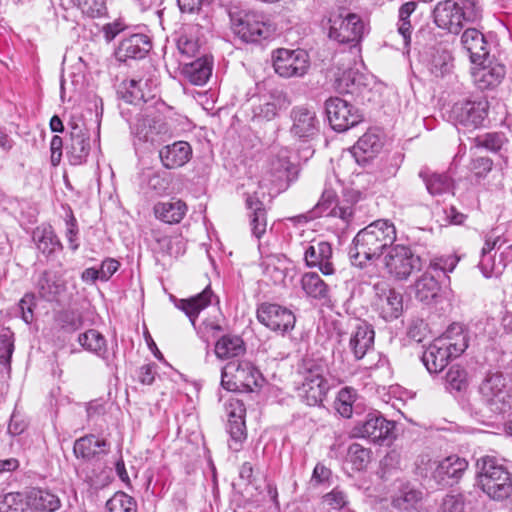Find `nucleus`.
<instances>
[{
    "instance_id": "nucleus-1",
    "label": "nucleus",
    "mask_w": 512,
    "mask_h": 512,
    "mask_svg": "<svg viewBox=\"0 0 512 512\" xmlns=\"http://www.w3.org/2000/svg\"><path fill=\"white\" fill-rule=\"evenodd\" d=\"M396 241L395 225L378 219L360 230L353 239L349 256L354 266L363 267L367 261L378 259Z\"/></svg>"
},
{
    "instance_id": "nucleus-2",
    "label": "nucleus",
    "mask_w": 512,
    "mask_h": 512,
    "mask_svg": "<svg viewBox=\"0 0 512 512\" xmlns=\"http://www.w3.org/2000/svg\"><path fill=\"white\" fill-rule=\"evenodd\" d=\"M467 347V335L460 326H453L425 349L421 359L429 373L437 374L452 358L460 356Z\"/></svg>"
},
{
    "instance_id": "nucleus-3",
    "label": "nucleus",
    "mask_w": 512,
    "mask_h": 512,
    "mask_svg": "<svg viewBox=\"0 0 512 512\" xmlns=\"http://www.w3.org/2000/svg\"><path fill=\"white\" fill-rule=\"evenodd\" d=\"M327 365L322 359H305L299 368L301 383L298 396L308 406L322 404L330 389Z\"/></svg>"
},
{
    "instance_id": "nucleus-4",
    "label": "nucleus",
    "mask_w": 512,
    "mask_h": 512,
    "mask_svg": "<svg viewBox=\"0 0 512 512\" xmlns=\"http://www.w3.org/2000/svg\"><path fill=\"white\" fill-rule=\"evenodd\" d=\"M165 103L153 101V105L141 108L137 122L133 128L135 136L143 142L157 144L171 136L170 127L163 113Z\"/></svg>"
},
{
    "instance_id": "nucleus-5",
    "label": "nucleus",
    "mask_w": 512,
    "mask_h": 512,
    "mask_svg": "<svg viewBox=\"0 0 512 512\" xmlns=\"http://www.w3.org/2000/svg\"><path fill=\"white\" fill-rule=\"evenodd\" d=\"M479 394L483 403L495 414H502L512 407V386L509 378L500 371H489L482 379Z\"/></svg>"
},
{
    "instance_id": "nucleus-6",
    "label": "nucleus",
    "mask_w": 512,
    "mask_h": 512,
    "mask_svg": "<svg viewBox=\"0 0 512 512\" xmlns=\"http://www.w3.org/2000/svg\"><path fill=\"white\" fill-rule=\"evenodd\" d=\"M233 33L243 42L257 43L270 37L272 30L262 13L233 7L229 10Z\"/></svg>"
},
{
    "instance_id": "nucleus-7",
    "label": "nucleus",
    "mask_w": 512,
    "mask_h": 512,
    "mask_svg": "<svg viewBox=\"0 0 512 512\" xmlns=\"http://www.w3.org/2000/svg\"><path fill=\"white\" fill-rule=\"evenodd\" d=\"M73 453L77 459H81L91 470L90 480L101 478L105 475L108 466L110 443L94 434L85 435L74 442Z\"/></svg>"
},
{
    "instance_id": "nucleus-8",
    "label": "nucleus",
    "mask_w": 512,
    "mask_h": 512,
    "mask_svg": "<svg viewBox=\"0 0 512 512\" xmlns=\"http://www.w3.org/2000/svg\"><path fill=\"white\" fill-rule=\"evenodd\" d=\"M264 383V377L249 361H232L222 368L221 385L228 391L253 392Z\"/></svg>"
},
{
    "instance_id": "nucleus-9",
    "label": "nucleus",
    "mask_w": 512,
    "mask_h": 512,
    "mask_svg": "<svg viewBox=\"0 0 512 512\" xmlns=\"http://www.w3.org/2000/svg\"><path fill=\"white\" fill-rule=\"evenodd\" d=\"M384 267L395 280H407L414 271L422 269V259L411 247L396 244L391 246L384 257Z\"/></svg>"
},
{
    "instance_id": "nucleus-10",
    "label": "nucleus",
    "mask_w": 512,
    "mask_h": 512,
    "mask_svg": "<svg viewBox=\"0 0 512 512\" xmlns=\"http://www.w3.org/2000/svg\"><path fill=\"white\" fill-rule=\"evenodd\" d=\"M330 27L328 36L339 44H347L351 50L359 52V43L364 35V23L354 13L334 15L329 19Z\"/></svg>"
},
{
    "instance_id": "nucleus-11",
    "label": "nucleus",
    "mask_w": 512,
    "mask_h": 512,
    "mask_svg": "<svg viewBox=\"0 0 512 512\" xmlns=\"http://www.w3.org/2000/svg\"><path fill=\"white\" fill-rule=\"evenodd\" d=\"M158 81L152 76L132 78L123 81L117 90L119 98L133 105H153V101H161L157 96Z\"/></svg>"
},
{
    "instance_id": "nucleus-12",
    "label": "nucleus",
    "mask_w": 512,
    "mask_h": 512,
    "mask_svg": "<svg viewBox=\"0 0 512 512\" xmlns=\"http://www.w3.org/2000/svg\"><path fill=\"white\" fill-rule=\"evenodd\" d=\"M273 68L282 78L302 77L310 66L309 55L305 50L279 48L272 53Z\"/></svg>"
},
{
    "instance_id": "nucleus-13",
    "label": "nucleus",
    "mask_w": 512,
    "mask_h": 512,
    "mask_svg": "<svg viewBox=\"0 0 512 512\" xmlns=\"http://www.w3.org/2000/svg\"><path fill=\"white\" fill-rule=\"evenodd\" d=\"M325 111L330 126L337 132L347 131L363 120L359 109L339 97H330L325 102Z\"/></svg>"
},
{
    "instance_id": "nucleus-14",
    "label": "nucleus",
    "mask_w": 512,
    "mask_h": 512,
    "mask_svg": "<svg viewBox=\"0 0 512 512\" xmlns=\"http://www.w3.org/2000/svg\"><path fill=\"white\" fill-rule=\"evenodd\" d=\"M394 428V421L387 420L379 412H370L354 425L351 433L354 438H364L382 444L391 438Z\"/></svg>"
},
{
    "instance_id": "nucleus-15",
    "label": "nucleus",
    "mask_w": 512,
    "mask_h": 512,
    "mask_svg": "<svg viewBox=\"0 0 512 512\" xmlns=\"http://www.w3.org/2000/svg\"><path fill=\"white\" fill-rule=\"evenodd\" d=\"M257 319L268 329L282 335L293 330L296 323V317L290 309L267 302L258 306Z\"/></svg>"
},
{
    "instance_id": "nucleus-16",
    "label": "nucleus",
    "mask_w": 512,
    "mask_h": 512,
    "mask_svg": "<svg viewBox=\"0 0 512 512\" xmlns=\"http://www.w3.org/2000/svg\"><path fill=\"white\" fill-rule=\"evenodd\" d=\"M352 215L353 209L351 206L338 204L336 192L332 189H325L317 204L299 218L310 221L323 216H331L348 222Z\"/></svg>"
},
{
    "instance_id": "nucleus-17",
    "label": "nucleus",
    "mask_w": 512,
    "mask_h": 512,
    "mask_svg": "<svg viewBox=\"0 0 512 512\" xmlns=\"http://www.w3.org/2000/svg\"><path fill=\"white\" fill-rule=\"evenodd\" d=\"M35 289L41 299L48 302H59L67 287L60 272L46 269L37 275Z\"/></svg>"
},
{
    "instance_id": "nucleus-18",
    "label": "nucleus",
    "mask_w": 512,
    "mask_h": 512,
    "mask_svg": "<svg viewBox=\"0 0 512 512\" xmlns=\"http://www.w3.org/2000/svg\"><path fill=\"white\" fill-rule=\"evenodd\" d=\"M292 126L290 133L300 139H309L319 131V120L316 112L305 105H299L292 108L290 112Z\"/></svg>"
},
{
    "instance_id": "nucleus-19",
    "label": "nucleus",
    "mask_w": 512,
    "mask_h": 512,
    "mask_svg": "<svg viewBox=\"0 0 512 512\" xmlns=\"http://www.w3.org/2000/svg\"><path fill=\"white\" fill-rule=\"evenodd\" d=\"M291 105L288 94L281 90H273L263 101L252 109V120L257 122L271 121L281 111H285Z\"/></svg>"
},
{
    "instance_id": "nucleus-20",
    "label": "nucleus",
    "mask_w": 512,
    "mask_h": 512,
    "mask_svg": "<svg viewBox=\"0 0 512 512\" xmlns=\"http://www.w3.org/2000/svg\"><path fill=\"white\" fill-rule=\"evenodd\" d=\"M90 133L87 129L74 124L71 126L69 140L66 142V154L71 165L86 162L90 153Z\"/></svg>"
},
{
    "instance_id": "nucleus-21",
    "label": "nucleus",
    "mask_w": 512,
    "mask_h": 512,
    "mask_svg": "<svg viewBox=\"0 0 512 512\" xmlns=\"http://www.w3.org/2000/svg\"><path fill=\"white\" fill-rule=\"evenodd\" d=\"M488 102L486 100L466 101L453 107L455 120L464 127L477 128L483 125L487 117Z\"/></svg>"
},
{
    "instance_id": "nucleus-22",
    "label": "nucleus",
    "mask_w": 512,
    "mask_h": 512,
    "mask_svg": "<svg viewBox=\"0 0 512 512\" xmlns=\"http://www.w3.org/2000/svg\"><path fill=\"white\" fill-rule=\"evenodd\" d=\"M269 172L281 187H288L291 182L297 179L298 167L290 162V151L286 148L280 149L272 155L269 162Z\"/></svg>"
},
{
    "instance_id": "nucleus-23",
    "label": "nucleus",
    "mask_w": 512,
    "mask_h": 512,
    "mask_svg": "<svg viewBox=\"0 0 512 512\" xmlns=\"http://www.w3.org/2000/svg\"><path fill=\"white\" fill-rule=\"evenodd\" d=\"M332 246L326 241L311 243L305 250L304 260L308 267H317L322 274L332 275L335 267L332 263Z\"/></svg>"
},
{
    "instance_id": "nucleus-24",
    "label": "nucleus",
    "mask_w": 512,
    "mask_h": 512,
    "mask_svg": "<svg viewBox=\"0 0 512 512\" xmlns=\"http://www.w3.org/2000/svg\"><path fill=\"white\" fill-rule=\"evenodd\" d=\"M375 331L365 321L357 322L349 338V349L355 360H361L374 348Z\"/></svg>"
},
{
    "instance_id": "nucleus-25",
    "label": "nucleus",
    "mask_w": 512,
    "mask_h": 512,
    "mask_svg": "<svg viewBox=\"0 0 512 512\" xmlns=\"http://www.w3.org/2000/svg\"><path fill=\"white\" fill-rule=\"evenodd\" d=\"M151 49L149 37L142 33L131 34L125 37L116 50V57L119 61L128 59H142Z\"/></svg>"
},
{
    "instance_id": "nucleus-26",
    "label": "nucleus",
    "mask_w": 512,
    "mask_h": 512,
    "mask_svg": "<svg viewBox=\"0 0 512 512\" xmlns=\"http://www.w3.org/2000/svg\"><path fill=\"white\" fill-rule=\"evenodd\" d=\"M435 24L453 34H458L462 29L461 18L457 4L453 0L439 2L433 12Z\"/></svg>"
},
{
    "instance_id": "nucleus-27",
    "label": "nucleus",
    "mask_w": 512,
    "mask_h": 512,
    "mask_svg": "<svg viewBox=\"0 0 512 512\" xmlns=\"http://www.w3.org/2000/svg\"><path fill=\"white\" fill-rule=\"evenodd\" d=\"M160 161L166 169L183 167L192 158V147L186 141H176L159 150Z\"/></svg>"
},
{
    "instance_id": "nucleus-28",
    "label": "nucleus",
    "mask_w": 512,
    "mask_h": 512,
    "mask_svg": "<svg viewBox=\"0 0 512 512\" xmlns=\"http://www.w3.org/2000/svg\"><path fill=\"white\" fill-rule=\"evenodd\" d=\"M461 44L474 64H483L489 55L488 43L483 33L476 28H468L463 32Z\"/></svg>"
},
{
    "instance_id": "nucleus-29",
    "label": "nucleus",
    "mask_w": 512,
    "mask_h": 512,
    "mask_svg": "<svg viewBox=\"0 0 512 512\" xmlns=\"http://www.w3.org/2000/svg\"><path fill=\"white\" fill-rule=\"evenodd\" d=\"M419 178L425 184L427 192L433 196L453 194L454 182L447 173H437L428 167H422L418 172Z\"/></svg>"
},
{
    "instance_id": "nucleus-30",
    "label": "nucleus",
    "mask_w": 512,
    "mask_h": 512,
    "mask_svg": "<svg viewBox=\"0 0 512 512\" xmlns=\"http://www.w3.org/2000/svg\"><path fill=\"white\" fill-rule=\"evenodd\" d=\"M213 291L207 286L201 293L187 299H176L175 306L183 311L189 318L192 326L196 328V319L199 313L212 303Z\"/></svg>"
},
{
    "instance_id": "nucleus-31",
    "label": "nucleus",
    "mask_w": 512,
    "mask_h": 512,
    "mask_svg": "<svg viewBox=\"0 0 512 512\" xmlns=\"http://www.w3.org/2000/svg\"><path fill=\"white\" fill-rule=\"evenodd\" d=\"M383 142L378 133L369 130L363 134L352 148L357 163L364 164L375 157L382 149Z\"/></svg>"
},
{
    "instance_id": "nucleus-32",
    "label": "nucleus",
    "mask_w": 512,
    "mask_h": 512,
    "mask_svg": "<svg viewBox=\"0 0 512 512\" xmlns=\"http://www.w3.org/2000/svg\"><path fill=\"white\" fill-rule=\"evenodd\" d=\"M26 497L27 510L32 512H54L60 507V499L49 490L32 488Z\"/></svg>"
},
{
    "instance_id": "nucleus-33",
    "label": "nucleus",
    "mask_w": 512,
    "mask_h": 512,
    "mask_svg": "<svg viewBox=\"0 0 512 512\" xmlns=\"http://www.w3.org/2000/svg\"><path fill=\"white\" fill-rule=\"evenodd\" d=\"M415 297L417 300L430 304L435 301L441 291L439 277L431 270L426 269L425 272L415 281L414 284Z\"/></svg>"
},
{
    "instance_id": "nucleus-34",
    "label": "nucleus",
    "mask_w": 512,
    "mask_h": 512,
    "mask_svg": "<svg viewBox=\"0 0 512 512\" xmlns=\"http://www.w3.org/2000/svg\"><path fill=\"white\" fill-rule=\"evenodd\" d=\"M32 239L38 251L46 257H50L63 249L60 239L50 225L35 228Z\"/></svg>"
},
{
    "instance_id": "nucleus-35",
    "label": "nucleus",
    "mask_w": 512,
    "mask_h": 512,
    "mask_svg": "<svg viewBox=\"0 0 512 512\" xmlns=\"http://www.w3.org/2000/svg\"><path fill=\"white\" fill-rule=\"evenodd\" d=\"M245 203L247 209L251 211L250 226L252 234L260 239L267 228V213L264 204L256 194H247Z\"/></svg>"
},
{
    "instance_id": "nucleus-36",
    "label": "nucleus",
    "mask_w": 512,
    "mask_h": 512,
    "mask_svg": "<svg viewBox=\"0 0 512 512\" xmlns=\"http://www.w3.org/2000/svg\"><path fill=\"white\" fill-rule=\"evenodd\" d=\"M506 73L502 64L480 65L473 72L474 82L479 89H491L499 85Z\"/></svg>"
},
{
    "instance_id": "nucleus-37",
    "label": "nucleus",
    "mask_w": 512,
    "mask_h": 512,
    "mask_svg": "<svg viewBox=\"0 0 512 512\" xmlns=\"http://www.w3.org/2000/svg\"><path fill=\"white\" fill-rule=\"evenodd\" d=\"M378 307L386 321L397 319L403 311V298L395 289H389L379 296Z\"/></svg>"
},
{
    "instance_id": "nucleus-38",
    "label": "nucleus",
    "mask_w": 512,
    "mask_h": 512,
    "mask_svg": "<svg viewBox=\"0 0 512 512\" xmlns=\"http://www.w3.org/2000/svg\"><path fill=\"white\" fill-rule=\"evenodd\" d=\"M214 351L217 358L230 359L244 355L246 346L240 336L226 334L217 340Z\"/></svg>"
},
{
    "instance_id": "nucleus-39",
    "label": "nucleus",
    "mask_w": 512,
    "mask_h": 512,
    "mask_svg": "<svg viewBox=\"0 0 512 512\" xmlns=\"http://www.w3.org/2000/svg\"><path fill=\"white\" fill-rule=\"evenodd\" d=\"M183 74L190 83L204 85L212 74V62L207 57H199L184 64Z\"/></svg>"
},
{
    "instance_id": "nucleus-40",
    "label": "nucleus",
    "mask_w": 512,
    "mask_h": 512,
    "mask_svg": "<svg viewBox=\"0 0 512 512\" xmlns=\"http://www.w3.org/2000/svg\"><path fill=\"white\" fill-rule=\"evenodd\" d=\"M187 212V205L181 200L159 202L154 206L156 218L168 224L179 223Z\"/></svg>"
},
{
    "instance_id": "nucleus-41",
    "label": "nucleus",
    "mask_w": 512,
    "mask_h": 512,
    "mask_svg": "<svg viewBox=\"0 0 512 512\" xmlns=\"http://www.w3.org/2000/svg\"><path fill=\"white\" fill-rule=\"evenodd\" d=\"M364 75L356 69L349 68L338 75L334 82V88L341 94L359 93L364 83Z\"/></svg>"
},
{
    "instance_id": "nucleus-42",
    "label": "nucleus",
    "mask_w": 512,
    "mask_h": 512,
    "mask_svg": "<svg viewBox=\"0 0 512 512\" xmlns=\"http://www.w3.org/2000/svg\"><path fill=\"white\" fill-rule=\"evenodd\" d=\"M479 476L488 480H512L507 468L495 457L485 456L477 462Z\"/></svg>"
},
{
    "instance_id": "nucleus-43",
    "label": "nucleus",
    "mask_w": 512,
    "mask_h": 512,
    "mask_svg": "<svg viewBox=\"0 0 512 512\" xmlns=\"http://www.w3.org/2000/svg\"><path fill=\"white\" fill-rule=\"evenodd\" d=\"M301 287L308 297L327 300L329 287L316 272H307L301 278Z\"/></svg>"
},
{
    "instance_id": "nucleus-44",
    "label": "nucleus",
    "mask_w": 512,
    "mask_h": 512,
    "mask_svg": "<svg viewBox=\"0 0 512 512\" xmlns=\"http://www.w3.org/2000/svg\"><path fill=\"white\" fill-rule=\"evenodd\" d=\"M468 468V462L465 458L458 455H450L440 464V480L461 479Z\"/></svg>"
},
{
    "instance_id": "nucleus-45",
    "label": "nucleus",
    "mask_w": 512,
    "mask_h": 512,
    "mask_svg": "<svg viewBox=\"0 0 512 512\" xmlns=\"http://www.w3.org/2000/svg\"><path fill=\"white\" fill-rule=\"evenodd\" d=\"M424 493L420 489L411 488L405 485L392 500V505L399 509L409 512L415 507L419 506L423 500Z\"/></svg>"
},
{
    "instance_id": "nucleus-46",
    "label": "nucleus",
    "mask_w": 512,
    "mask_h": 512,
    "mask_svg": "<svg viewBox=\"0 0 512 512\" xmlns=\"http://www.w3.org/2000/svg\"><path fill=\"white\" fill-rule=\"evenodd\" d=\"M452 55L444 48H435L431 54L429 70L436 77H443L452 70Z\"/></svg>"
},
{
    "instance_id": "nucleus-47",
    "label": "nucleus",
    "mask_w": 512,
    "mask_h": 512,
    "mask_svg": "<svg viewBox=\"0 0 512 512\" xmlns=\"http://www.w3.org/2000/svg\"><path fill=\"white\" fill-rule=\"evenodd\" d=\"M79 344L86 350L104 357L107 352L104 336L95 329H90L78 337Z\"/></svg>"
},
{
    "instance_id": "nucleus-48",
    "label": "nucleus",
    "mask_w": 512,
    "mask_h": 512,
    "mask_svg": "<svg viewBox=\"0 0 512 512\" xmlns=\"http://www.w3.org/2000/svg\"><path fill=\"white\" fill-rule=\"evenodd\" d=\"M441 460L432 459L429 455H420L415 463V474L429 480H440Z\"/></svg>"
},
{
    "instance_id": "nucleus-49",
    "label": "nucleus",
    "mask_w": 512,
    "mask_h": 512,
    "mask_svg": "<svg viewBox=\"0 0 512 512\" xmlns=\"http://www.w3.org/2000/svg\"><path fill=\"white\" fill-rule=\"evenodd\" d=\"M468 376L464 368L452 365L445 375V386L450 392H462L468 388Z\"/></svg>"
},
{
    "instance_id": "nucleus-50",
    "label": "nucleus",
    "mask_w": 512,
    "mask_h": 512,
    "mask_svg": "<svg viewBox=\"0 0 512 512\" xmlns=\"http://www.w3.org/2000/svg\"><path fill=\"white\" fill-rule=\"evenodd\" d=\"M56 325L66 333H73L81 328L82 316L74 310H62L56 314Z\"/></svg>"
},
{
    "instance_id": "nucleus-51",
    "label": "nucleus",
    "mask_w": 512,
    "mask_h": 512,
    "mask_svg": "<svg viewBox=\"0 0 512 512\" xmlns=\"http://www.w3.org/2000/svg\"><path fill=\"white\" fill-rule=\"evenodd\" d=\"M26 492H9L0 496V512H24L27 510Z\"/></svg>"
},
{
    "instance_id": "nucleus-52",
    "label": "nucleus",
    "mask_w": 512,
    "mask_h": 512,
    "mask_svg": "<svg viewBox=\"0 0 512 512\" xmlns=\"http://www.w3.org/2000/svg\"><path fill=\"white\" fill-rule=\"evenodd\" d=\"M356 399V392L351 387L342 388L335 400V409L344 418H350L353 413V403Z\"/></svg>"
},
{
    "instance_id": "nucleus-53",
    "label": "nucleus",
    "mask_w": 512,
    "mask_h": 512,
    "mask_svg": "<svg viewBox=\"0 0 512 512\" xmlns=\"http://www.w3.org/2000/svg\"><path fill=\"white\" fill-rule=\"evenodd\" d=\"M83 15L89 18H101L107 14V0H72Z\"/></svg>"
},
{
    "instance_id": "nucleus-54",
    "label": "nucleus",
    "mask_w": 512,
    "mask_h": 512,
    "mask_svg": "<svg viewBox=\"0 0 512 512\" xmlns=\"http://www.w3.org/2000/svg\"><path fill=\"white\" fill-rule=\"evenodd\" d=\"M461 18L466 22H476L482 17L480 0H456Z\"/></svg>"
},
{
    "instance_id": "nucleus-55",
    "label": "nucleus",
    "mask_w": 512,
    "mask_h": 512,
    "mask_svg": "<svg viewBox=\"0 0 512 512\" xmlns=\"http://www.w3.org/2000/svg\"><path fill=\"white\" fill-rule=\"evenodd\" d=\"M108 512H136V504L132 497L124 492L115 493L106 503Z\"/></svg>"
},
{
    "instance_id": "nucleus-56",
    "label": "nucleus",
    "mask_w": 512,
    "mask_h": 512,
    "mask_svg": "<svg viewBox=\"0 0 512 512\" xmlns=\"http://www.w3.org/2000/svg\"><path fill=\"white\" fill-rule=\"evenodd\" d=\"M458 263V258L455 256H442L430 260L426 269L431 270L437 277L443 274L447 277V273L452 272Z\"/></svg>"
},
{
    "instance_id": "nucleus-57",
    "label": "nucleus",
    "mask_w": 512,
    "mask_h": 512,
    "mask_svg": "<svg viewBox=\"0 0 512 512\" xmlns=\"http://www.w3.org/2000/svg\"><path fill=\"white\" fill-rule=\"evenodd\" d=\"M371 451L358 443H353L348 448V459L353 467L362 470L370 460Z\"/></svg>"
},
{
    "instance_id": "nucleus-58",
    "label": "nucleus",
    "mask_w": 512,
    "mask_h": 512,
    "mask_svg": "<svg viewBox=\"0 0 512 512\" xmlns=\"http://www.w3.org/2000/svg\"><path fill=\"white\" fill-rule=\"evenodd\" d=\"M483 491L495 499L504 500L512 493V482H481Z\"/></svg>"
},
{
    "instance_id": "nucleus-59",
    "label": "nucleus",
    "mask_w": 512,
    "mask_h": 512,
    "mask_svg": "<svg viewBox=\"0 0 512 512\" xmlns=\"http://www.w3.org/2000/svg\"><path fill=\"white\" fill-rule=\"evenodd\" d=\"M14 351L13 333L9 330H3L0 333V363L10 368V361Z\"/></svg>"
},
{
    "instance_id": "nucleus-60",
    "label": "nucleus",
    "mask_w": 512,
    "mask_h": 512,
    "mask_svg": "<svg viewBox=\"0 0 512 512\" xmlns=\"http://www.w3.org/2000/svg\"><path fill=\"white\" fill-rule=\"evenodd\" d=\"M177 48L182 55L193 57L199 51L200 46L194 35L183 32L177 39Z\"/></svg>"
},
{
    "instance_id": "nucleus-61",
    "label": "nucleus",
    "mask_w": 512,
    "mask_h": 512,
    "mask_svg": "<svg viewBox=\"0 0 512 512\" xmlns=\"http://www.w3.org/2000/svg\"><path fill=\"white\" fill-rule=\"evenodd\" d=\"M438 512H470L461 494L446 495L438 509Z\"/></svg>"
},
{
    "instance_id": "nucleus-62",
    "label": "nucleus",
    "mask_w": 512,
    "mask_h": 512,
    "mask_svg": "<svg viewBox=\"0 0 512 512\" xmlns=\"http://www.w3.org/2000/svg\"><path fill=\"white\" fill-rule=\"evenodd\" d=\"M283 260L280 256L277 255H267L262 259L261 266L263 268V272L266 275H270L276 279H280L284 277L283 269L280 267Z\"/></svg>"
},
{
    "instance_id": "nucleus-63",
    "label": "nucleus",
    "mask_w": 512,
    "mask_h": 512,
    "mask_svg": "<svg viewBox=\"0 0 512 512\" xmlns=\"http://www.w3.org/2000/svg\"><path fill=\"white\" fill-rule=\"evenodd\" d=\"M505 137L502 133H487L477 137V145L492 152H497L504 144Z\"/></svg>"
},
{
    "instance_id": "nucleus-64",
    "label": "nucleus",
    "mask_w": 512,
    "mask_h": 512,
    "mask_svg": "<svg viewBox=\"0 0 512 512\" xmlns=\"http://www.w3.org/2000/svg\"><path fill=\"white\" fill-rule=\"evenodd\" d=\"M225 411L228 417V420H242L245 419L246 408L244 403L237 399L231 397L225 403Z\"/></svg>"
}]
</instances>
